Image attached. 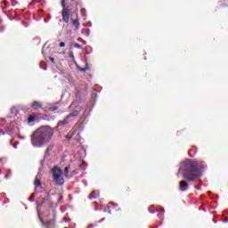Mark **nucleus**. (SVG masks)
<instances>
[{
  "label": "nucleus",
  "instance_id": "1",
  "mask_svg": "<svg viewBox=\"0 0 228 228\" xmlns=\"http://www.w3.org/2000/svg\"><path fill=\"white\" fill-rule=\"evenodd\" d=\"M206 168V164L204 162H199V160L195 159H185L182 162L178 174H181L187 179V181H195L197 177H200L202 174V170Z\"/></svg>",
  "mask_w": 228,
  "mask_h": 228
},
{
  "label": "nucleus",
  "instance_id": "2",
  "mask_svg": "<svg viewBox=\"0 0 228 228\" xmlns=\"http://www.w3.org/2000/svg\"><path fill=\"white\" fill-rule=\"evenodd\" d=\"M54 129L49 126H43L36 130L31 136V145L36 149H40L47 145L53 140Z\"/></svg>",
  "mask_w": 228,
  "mask_h": 228
},
{
  "label": "nucleus",
  "instance_id": "3",
  "mask_svg": "<svg viewBox=\"0 0 228 228\" xmlns=\"http://www.w3.org/2000/svg\"><path fill=\"white\" fill-rule=\"evenodd\" d=\"M77 115H79V111L74 110L69 115H68L62 121H59L57 125L58 129H63V127H65L67 124H69V122H74V119L71 118H73V117H77Z\"/></svg>",
  "mask_w": 228,
  "mask_h": 228
},
{
  "label": "nucleus",
  "instance_id": "4",
  "mask_svg": "<svg viewBox=\"0 0 228 228\" xmlns=\"http://www.w3.org/2000/svg\"><path fill=\"white\" fill-rule=\"evenodd\" d=\"M62 6V19L66 24H69V17L70 15V10L65 6V0H61V3Z\"/></svg>",
  "mask_w": 228,
  "mask_h": 228
},
{
  "label": "nucleus",
  "instance_id": "5",
  "mask_svg": "<svg viewBox=\"0 0 228 228\" xmlns=\"http://www.w3.org/2000/svg\"><path fill=\"white\" fill-rule=\"evenodd\" d=\"M52 174H53V179L55 177H58L60 175H63V171H61V169L59 167H54L53 169H52Z\"/></svg>",
  "mask_w": 228,
  "mask_h": 228
},
{
  "label": "nucleus",
  "instance_id": "6",
  "mask_svg": "<svg viewBox=\"0 0 228 228\" xmlns=\"http://www.w3.org/2000/svg\"><path fill=\"white\" fill-rule=\"evenodd\" d=\"M41 177H42V171L39 170V172L37 173V175L36 176V181H35L36 188H38V187L42 186V182H40Z\"/></svg>",
  "mask_w": 228,
  "mask_h": 228
},
{
  "label": "nucleus",
  "instance_id": "7",
  "mask_svg": "<svg viewBox=\"0 0 228 228\" xmlns=\"http://www.w3.org/2000/svg\"><path fill=\"white\" fill-rule=\"evenodd\" d=\"M53 180L55 181L56 184H58L59 186H62V184L65 183V180L63 179V175H61L60 176H55Z\"/></svg>",
  "mask_w": 228,
  "mask_h": 228
},
{
  "label": "nucleus",
  "instance_id": "8",
  "mask_svg": "<svg viewBox=\"0 0 228 228\" xmlns=\"http://www.w3.org/2000/svg\"><path fill=\"white\" fill-rule=\"evenodd\" d=\"M77 19L72 20V26L75 28V31H77L79 29V27L81 26V23H79V19H77L78 14L77 12Z\"/></svg>",
  "mask_w": 228,
  "mask_h": 228
},
{
  "label": "nucleus",
  "instance_id": "9",
  "mask_svg": "<svg viewBox=\"0 0 228 228\" xmlns=\"http://www.w3.org/2000/svg\"><path fill=\"white\" fill-rule=\"evenodd\" d=\"M188 188H189V185L186 181L180 182V191H186V190H188Z\"/></svg>",
  "mask_w": 228,
  "mask_h": 228
},
{
  "label": "nucleus",
  "instance_id": "10",
  "mask_svg": "<svg viewBox=\"0 0 228 228\" xmlns=\"http://www.w3.org/2000/svg\"><path fill=\"white\" fill-rule=\"evenodd\" d=\"M31 107L35 108V110H38V108H42V104L40 102H34L31 104Z\"/></svg>",
  "mask_w": 228,
  "mask_h": 228
},
{
  "label": "nucleus",
  "instance_id": "11",
  "mask_svg": "<svg viewBox=\"0 0 228 228\" xmlns=\"http://www.w3.org/2000/svg\"><path fill=\"white\" fill-rule=\"evenodd\" d=\"M99 197V192L98 191H92L91 194L89 195V199H97Z\"/></svg>",
  "mask_w": 228,
  "mask_h": 228
},
{
  "label": "nucleus",
  "instance_id": "12",
  "mask_svg": "<svg viewBox=\"0 0 228 228\" xmlns=\"http://www.w3.org/2000/svg\"><path fill=\"white\" fill-rule=\"evenodd\" d=\"M80 13H81L82 17L84 18V20H86V9L82 8L80 10Z\"/></svg>",
  "mask_w": 228,
  "mask_h": 228
},
{
  "label": "nucleus",
  "instance_id": "13",
  "mask_svg": "<svg viewBox=\"0 0 228 228\" xmlns=\"http://www.w3.org/2000/svg\"><path fill=\"white\" fill-rule=\"evenodd\" d=\"M70 170V166H68L64 168V175L65 177H69V172Z\"/></svg>",
  "mask_w": 228,
  "mask_h": 228
},
{
  "label": "nucleus",
  "instance_id": "14",
  "mask_svg": "<svg viewBox=\"0 0 228 228\" xmlns=\"http://www.w3.org/2000/svg\"><path fill=\"white\" fill-rule=\"evenodd\" d=\"M82 33H85L86 37H90V28L83 29Z\"/></svg>",
  "mask_w": 228,
  "mask_h": 228
},
{
  "label": "nucleus",
  "instance_id": "15",
  "mask_svg": "<svg viewBox=\"0 0 228 228\" xmlns=\"http://www.w3.org/2000/svg\"><path fill=\"white\" fill-rule=\"evenodd\" d=\"M36 118H36L35 116H30V117L28 118V123L31 124V122H35Z\"/></svg>",
  "mask_w": 228,
  "mask_h": 228
},
{
  "label": "nucleus",
  "instance_id": "16",
  "mask_svg": "<svg viewBox=\"0 0 228 228\" xmlns=\"http://www.w3.org/2000/svg\"><path fill=\"white\" fill-rule=\"evenodd\" d=\"M40 67L43 69V70H47V66L45 64V62H41Z\"/></svg>",
  "mask_w": 228,
  "mask_h": 228
},
{
  "label": "nucleus",
  "instance_id": "17",
  "mask_svg": "<svg viewBox=\"0 0 228 228\" xmlns=\"http://www.w3.org/2000/svg\"><path fill=\"white\" fill-rule=\"evenodd\" d=\"M149 211H150V213H151V214L156 213V210L154 209V206H151V207L149 208Z\"/></svg>",
  "mask_w": 228,
  "mask_h": 228
},
{
  "label": "nucleus",
  "instance_id": "18",
  "mask_svg": "<svg viewBox=\"0 0 228 228\" xmlns=\"http://www.w3.org/2000/svg\"><path fill=\"white\" fill-rule=\"evenodd\" d=\"M86 70H88V64H86L85 68L80 69L81 72H86Z\"/></svg>",
  "mask_w": 228,
  "mask_h": 228
},
{
  "label": "nucleus",
  "instance_id": "19",
  "mask_svg": "<svg viewBox=\"0 0 228 228\" xmlns=\"http://www.w3.org/2000/svg\"><path fill=\"white\" fill-rule=\"evenodd\" d=\"M77 42H82V44H84V45H86V42L81 37L77 38Z\"/></svg>",
  "mask_w": 228,
  "mask_h": 228
},
{
  "label": "nucleus",
  "instance_id": "20",
  "mask_svg": "<svg viewBox=\"0 0 228 228\" xmlns=\"http://www.w3.org/2000/svg\"><path fill=\"white\" fill-rule=\"evenodd\" d=\"M74 47H75L76 49H81V45H80L79 44H77V43H75V44H74Z\"/></svg>",
  "mask_w": 228,
  "mask_h": 228
},
{
  "label": "nucleus",
  "instance_id": "21",
  "mask_svg": "<svg viewBox=\"0 0 228 228\" xmlns=\"http://www.w3.org/2000/svg\"><path fill=\"white\" fill-rule=\"evenodd\" d=\"M69 56L71 58V60H74V52H69Z\"/></svg>",
  "mask_w": 228,
  "mask_h": 228
},
{
  "label": "nucleus",
  "instance_id": "22",
  "mask_svg": "<svg viewBox=\"0 0 228 228\" xmlns=\"http://www.w3.org/2000/svg\"><path fill=\"white\" fill-rule=\"evenodd\" d=\"M18 146H19V142H14V144L12 145L13 149H17Z\"/></svg>",
  "mask_w": 228,
  "mask_h": 228
},
{
  "label": "nucleus",
  "instance_id": "23",
  "mask_svg": "<svg viewBox=\"0 0 228 228\" xmlns=\"http://www.w3.org/2000/svg\"><path fill=\"white\" fill-rule=\"evenodd\" d=\"M18 136H19L20 140H26V136H23V135H20V134H19Z\"/></svg>",
  "mask_w": 228,
  "mask_h": 228
},
{
  "label": "nucleus",
  "instance_id": "24",
  "mask_svg": "<svg viewBox=\"0 0 228 228\" xmlns=\"http://www.w3.org/2000/svg\"><path fill=\"white\" fill-rule=\"evenodd\" d=\"M42 54H45V45L43 46Z\"/></svg>",
  "mask_w": 228,
  "mask_h": 228
},
{
  "label": "nucleus",
  "instance_id": "25",
  "mask_svg": "<svg viewBox=\"0 0 228 228\" xmlns=\"http://www.w3.org/2000/svg\"><path fill=\"white\" fill-rule=\"evenodd\" d=\"M59 45L60 47H65V44L63 42H61Z\"/></svg>",
  "mask_w": 228,
  "mask_h": 228
},
{
  "label": "nucleus",
  "instance_id": "26",
  "mask_svg": "<svg viewBox=\"0 0 228 228\" xmlns=\"http://www.w3.org/2000/svg\"><path fill=\"white\" fill-rule=\"evenodd\" d=\"M50 61H52L53 63H54V58H53V57H50Z\"/></svg>",
  "mask_w": 228,
  "mask_h": 228
},
{
  "label": "nucleus",
  "instance_id": "27",
  "mask_svg": "<svg viewBox=\"0 0 228 228\" xmlns=\"http://www.w3.org/2000/svg\"><path fill=\"white\" fill-rule=\"evenodd\" d=\"M195 189H196V190H200V185L195 186Z\"/></svg>",
  "mask_w": 228,
  "mask_h": 228
},
{
  "label": "nucleus",
  "instance_id": "28",
  "mask_svg": "<svg viewBox=\"0 0 228 228\" xmlns=\"http://www.w3.org/2000/svg\"><path fill=\"white\" fill-rule=\"evenodd\" d=\"M227 222H228V219H227V218L224 219V224H227Z\"/></svg>",
  "mask_w": 228,
  "mask_h": 228
},
{
  "label": "nucleus",
  "instance_id": "29",
  "mask_svg": "<svg viewBox=\"0 0 228 228\" xmlns=\"http://www.w3.org/2000/svg\"><path fill=\"white\" fill-rule=\"evenodd\" d=\"M64 222H69V220H67L66 218H64Z\"/></svg>",
  "mask_w": 228,
  "mask_h": 228
},
{
  "label": "nucleus",
  "instance_id": "30",
  "mask_svg": "<svg viewBox=\"0 0 228 228\" xmlns=\"http://www.w3.org/2000/svg\"><path fill=\"white\" fill-rule=\"evenodd\" d=\"M53 110H58V108L57 107H53Z\"/></svg>",
  "mask_w": 228,
  "mask_h": 228
},
{
  "label": "nucleus",
  "instance_id": "31",
  "mask_svg": "<svg viewBox=\"0 0 228 228\" xmlns=\"http://www.w3.org/2000/svg\"><path fill=\"white\" fill-rule=\"evenodd\" d=\"M162 213H165V209L164 208H162Z\"/></svg>",
  "mask_w": 228,
  "mask_h": 228
},
{
  "label": "nucleus",
  "instance_id": "32",
  "mask_svg": "<svg viewBox=\"0 0 228 228\" xmlns=\"http://www.w3.org/2000/svg\"><path fill=\"white\" fill-rule=\"evenodd\" d=\"M67 138H68L69 140H70V138H72V137H69V136H67Z\"/></svg>",
  "mask_w": 228,
  "mask_h": 228
},
{
  "label": "nucleus",
  "instance_id": "33",
  "mask_svg": "<svg viewBox=\"0 0 228 228\" xmlns=\"http://www.w3.org/2000/svg\"><path fill=\"white\" fill-rule=\"evenodd\" d=\"M30 4H35V3H34V2H32V3H30Z\"/></svg>",
  "mask_w": 228,
  "mask_h": 228
},
{
  "label": "nucleus",
  "instance_id": "34",
  "mask_svg": "<svg viewBox=\"0 0 228 228\" xmlns=\"http://www.w3.org/2000/svg\"><path fill=\"white\" fill-rule=\"evenodd\" d=\"M5 179H8V175H5Z\"/></svg>",
  "mask_w": 228,
  "mask_h": 228
},
{
  "label": "nucleus",
  "instance_id": "35",
  "mask_svg": "<svg viewBox=\"0 0 228 228\" xmlns=\"http://www.w3.org/2000/svg\"><path fill=\"white\" fill-rule=\"evenodd\" d=\"M41 222H42V224H43V225H44V221L41 219Z\"/></svg>",
  "mask_w": 228,
  "mask_h": 228
},
{
  "label": "nucleus",
  "instance_id": "36",
  "mask_svg": "<svg viewBox=\"0 0 228 228\" xmlns=\"http://www.w3.org/2000/svg\"><path fill=\"white\" fill-rule=\"evenodd\" d=\"M113 206H117V204L112 203Z\"/></svg>",
  "mask_w": 228,
  "mask_h": 228
},
{
  "label": "nucleus",
  "instance_id": "37",
  "mask_svg": "<svg viewBox=\"0 0 228 228\" xmlns=\"http://www.w3.org/2000/svg\"><path fill=\"white\" fill-rule=\"evenodd\" d=\"M226 212L228 213V210H226Z\"/></svg>",
  "mask_w": 228,
  "mask_h": 228
},
{
  "label": "nucleus",
  "instance_id": "38",
  "mask_svg": "<svg viewBox=\"0 0 228 228\" xmlns=\"http://www.w3.org/2000/svg\"><path fill=\"white\" fill-rule=\"evenodd\" d=\"M71 1H74V0H71Z\"/></svg>",
  "mask_w": 228,
  "mask_h": 228
}]
</instances>
